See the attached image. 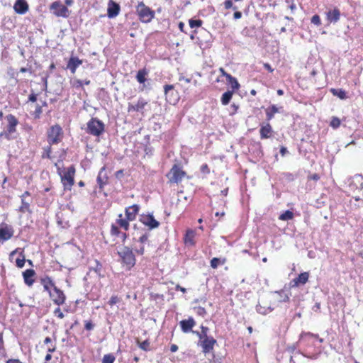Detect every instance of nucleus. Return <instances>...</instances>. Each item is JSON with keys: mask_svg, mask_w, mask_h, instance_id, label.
Returning <instances> with one entry per match:
<instances>
[{"mask_svg": "<svg viewBox=\"0 0 363 363\" xmlns=\"http://www.w3.org/2000/svg\"><path fill=\"white\" fill-rule=\"evenodd\" d=\"M208 331L209 328L208 327L201 325V332L193 331V333L196 334L199 340H201L210 337L209 335H208Z\"/></svg>", "mask_w": 363, "mask_h": 363, "instance_id": "2f4dec72", "label": "nucleus"}, {"mask_svg": "<svg viewBox=\"0 0 363 363\" xmlns=\"http://www.w3.org/2000/svg\"><path fill=\"white\" fill-rule=\"evenodd\" d=\"M259 133L261 139H267L271 138L273 133V130L271 125L269 123H267L262 124L260 125Z\"/></svg>", "mask_w": 363, "mask_h": 363, "instance_id": "5701e85b", "label": "nucleus"}, {"mask_svg": "<svg viewBox=\"0 0 363 363\" xmlns=\"http://www.w3.org/2000/svg\"><path fill=\"white\" fill-rule=\"evenodd\" d=\"M186 173L177 164H174L170 172L167 174V177L171 183L178 184L182 182Z\"/></svg>", "mask_w": 363, "mask_h": 363, "instance_id": "6e6552de", "label": "nucleus"}, {"mask_svg": "<svg viewBox=\"0 0 363 363\" xmlns=\"http://www.w3.org/2000/svg\"><path fill=\"white\" fill-rule=\"evenodd\" d=\"M264 67L268 70L269 72H272L274 71V69L272 68L271 65L268 63H264Z\"/></svg>", "mask_w": 363, "mask_h": 363, "instance_id": "338daca9", "label": "nucleus"}, {"mask_svg": "<svg viewBox=\"0 0 363 363\" xmlns=\"http://www.w3.org/2000/svg\"><path fill=\"white\" fill-rule=\"evenodd\" d=\"M135 12L138 19L143 23H148L154 18L155 11L146 6L143 1L138 2L135 7Z\"/></svg>", "mask_w": 363, "mask_h": 363, "instance_id": "f03ea898", "label": "nucleus"}, {"mask_svg": "<svg viewBox=\"0 0 363 363\" xmlns=\"http://www.w3.org/2000/svg\"><path fill=\"white\" fill-rule=\"evenodd\" d=\"M310 274L308 272L301 273L297 277L291 281V287H298L306 284L309 279Z\"/></svg>", "mask_w": 363, "mask_h": 363, "instance_id": "dca6fc26", "label": "nucleus"}, {"mask_svg": "<svg viewBox=\"0 0 363 363\" xmlns=\"http://www.w3.org/2000/svg\"><path fill=\"white\" fill-rule=\"evenodd\" d=\"M21 257H18L16 259V266L19 268H22L25 264V257L22 254Z\"/></svg>", "mask_w": 363, "mask_h": 363, "instance_id": "de8ad7c7", "label": "nucleus"}, {"mask_svg": "<svg viewBox=\"0 0 363 363\" xmlns=\"http://www.w3.org/2000/svg\"><path fill=\"white\" fill-rule=\"evenodd\" d=\"M13 9L18 14H25L28 11V4L26 0H16L13 5Z\"/></svg>", "mask_w": 363, "mask_h": 363, "instance_id": "412c9836", "label": "nucleus"}, {"mask_svg": "<svg viewBox=\"0 0 363 363\" xmlns=\"http://www.w3.org/2000/svg\"><path fill=\"white\" fill-rule=\"evenodd\" d=\"M102 269V264L98 259H94V264L89 267V270L94 271L99 277H103L101 274Z\"/></svg>", "mask_w": 363, "mask_h": 363, "instance_id": "c85d7f7f", "label": "nucleus"}, {"mask_svg": "<svg viewBox=\"0 0 363 363\" xmlns=\"http://www.w3.org/2000/svg\"><path fill=\"white\" fill-rule=\"evenodd\" d=\"M121 11L120 5L115 2L113 0H109L108 2L107 8V16L109 18H113L116 17Z\"/></svg>", "mask_w": 363, "mask_h": 363, "instance_id": "4468645a", "label": "nucleus"}, {"mask_svg": "<svg viewBox=\"0 0 363 363\" xmlns=\"http://www.w3.org/2000/svg\"><path fill=\"white\" fill-rule=\"evenodd\" d=\"M308 179L314 181H318L320 179V176L318 174H313L308 176Z\"/></svg>", "mask_w": 363, "mask_h": 363, "instance_id": "e2e57ef3", "label": "nucleus"}, {"mask_svg": "<svg viewBox=\"0 0 363 363\" xmlns=\"http://www.w3.org/2000/svg\"><path fill=\"white\" fill-rule=\"evenodd\" d=\"M306 336L314 337L315 338H318V335L313 334L310 332H307V333L303 332L300 335V340L303 339L304 337H306Z\"/></svg>", "mask_w": 363, "mask_h": 363, "instance_id": "bf43d9fd", "label": "nucleus"}, {"mask_svg": "<svg viewBox=\"0 0 363 363\" xmlns=\"http://www.w3.org/2000/svg\"><path fill=\"white\" fill-rule=\"evenodd\" d=\"M82 64V60L77 57H71L67 62V68L70 70L72 74L76 72L77 67Z\"/></svg>", "mask_w": 363, "mask_h": 363, "instance_id": "b1692460", "label": "nucleus"}, {"mask_svg": "<svg viewBox=\"0 0 363 363\" xmlns=\"http://www.w3.org/2000/svg\"><path fill=\"white\" fill-rule=\"evenodd\" d=\"M6 120L8 122L7 133H1L0 136L5 135L6 138L9 139V135L16 132V127L18 125V121L13 114H9L6 116Z\"/></svg>", "mask_w": 363, "mask_h": 363, "instance_id": "f8f14e48", "label": "nucleus"}, {"mask_svg": "<svg viewBox=\"0 0 363 363\" xmlns=\"http://www.w3.org/2000/svg\"><path fill=\"white\" fill-rule=\"evenodd\" d=\"M87 133L99 137L105 132V124L97 118H91L86 123Z\"/></svg>", "mask_w": 363, "mask_h": 363, "instance_id": "20e7f679", "label": "nucleus"}, {"mask_svg": "<svg viewBox=\"0 0 363 363\" xmlns=\"http://www.w3.org/2000/svg\"><path fill=\"white\" fill-rule=\"evenodd\" d=\"M35 274V272L32 269H26L25 272H23V277L24 279V282L26 285L30 286L34 283L33 277Z\"/></svg>", "mask_w": 363, "mask_h": 363, "instance_id": "393cba45", "label": "nucleus"}, {"mask_svg": "<svg viewBox=\"0 0 363 363\" xmlns=\"http://www.w3.org/2000/svg\"><path fill=\"white\" fill-rule=\"evenodd\" d=\"M118 255L127 269L130 270L135 266L136 259L133 250L129 247H123L121 251L118 252Z\"/></svg>", "mask_w": 363, "mask_h": 363, "instance_id": "7ed1b4c3", "label": "nucleus"}, {"mask_svg": "<svg viewBox=\"0 0 363 363\" xmlns=\"http://www.w3.org/2000/svg\"><path fill=\"white\" fill-rule=\"evenodd\" d=\"M62 135L60 125L57 124L52 125L47 132L48 143L49 145L58 144L62 140Z\"/></svg>", "mask_w": 363, "mask_h": 363, "instance_id": "39448f33", "label": "nucleus"}, {"mask_svg": "<svg viewBox=\"0 0 363 363\" xmlns=\"http://www.w3.org/2000/svg\"><path fill=\"white\" fill-rule=\"evenodd\" d=\"M129 221L127 218H123V215L121 213L118 215V218L116 220V223L125 230L129 229Z\"/></svg>", "mask_w": 363, "mask_h": 363, "instance_id": "7c9ffc66", "label": "nucleus"}, {"mask_svg": "<svg viewBox=\"0 0 363 363\" xmlns=\"http://www.w3.org/2000/svg\"><path fill=\"white\" fill-rule=\"evenodd\" d=\"M181 330L184 333H193V328L196 325V321L193 317H189L188 319L182 320L179 322Z\"/></svg>", "mask_w": 363, "mask_h": 363, "instance_id": "2eb2a0df", "label": "nucleus"}, {"mask_svg": "<svg viewBox=\"0 0 363 363\" xmlns=\"http://www.w3.org/2000/svg\"><path fill=\"white\" fill-rule=\"evenodd\" d=\"M233 94V91H227L223 93L220 99L221 104L224 106L228 105L232 99Z\"/></svg>", "mask_w": 363, "mask_h": 363, "instance_id": "473e14b6", "label": "nucleus"}, {"mask_svg": "<svg viewBox=\"0 0 363 363\" xmlns=\"http://www.w3.org/2000/svg\"><path fill=\"white\" fill-rule=\"evenodd\" d=\"M286 3L289 5V8L292 12L296 10V6L294 3V0H286Z\"/></svg>", "mask_w": 363, "mask_h": 363, "instance_id": "5fc2aeb1", "label": "nucleus"}, {"mask_svg": "<svg viewBox=\"0 0 363 363\" xmlns=\"http://www.w3.org/2000/svg\"><path fill=\"white\" fill-rule=\"evenodd\" d=\"M119 301V298L117 296H112L108 301V304L113 306Z\"/></svg>", "mask_w": 363, "mask_h": 363, "instance_id": "13d9d810", "label": "nucleus"}, {"mask_svg": "<svg viewBox=\"0 0 363 363\" xmlns=\"http://www.w3.org/2000/svg\"><path fill=\"white\" fill-rule=\"evenodd\" d=\"M37 101V94H35L33 91L31 92V94L29 95L28 96V101H30V102H35Z\"/></svg>", "mask_w": 363, "mask_h": 363, "instance_id": "680f3d73", "label": "nucleus"}, {"mask_svg": "<svg viewBox=\"0 0 363 363\" xmlns=\"http://www.w3.org/2000/svg\"><path fill=\"white\" fill-rule=\"evenodd\" d=\"M42 113H43L42 107L39 105H37L35 107V110L34 111V118L35 119L40 118Z\"/></svg>", "mask_w": 363, "mask_h": 363, "instance_id": "09e8293b", "label": "nucleus"}, {"mask_svg": "<svg viewBox=\"0 0 363 363\" xmlns=\"http://www.w3.org/2000/svg\"><path fill=\"white\" fill-rule=\"evenodd\" d=\"M6 363H22L18 359H9Z\"/></svg>", "mask_w": 363, "mask_h": 363, "instance_id": "774afa93", "label": "nucleus"}, {"mask_svg": "<svg viewBox=\"0 0 363 363\" xmlns=\"http://www.w3.org/2000/svg\"><path fill=\"white\" fill-rule=\"evenodd\" d=\"M50 9L52 13L57 17L67 18L69 11L67 7L62 5L60 1H54L50 6Z\"/></svg>", "mask_w": 363, "mask_h": 363, "instance_id": "1a4fd4ad", "label": "nucleus"}, {"mask_svg": "<svg viewBox=\"0 0 363 363\" xmlns=\"http://www.w3.org/2000/svg\"><path fill=\"white\" fill-rule=\"evenodd\" d=\"M149 236L150 234L148 233H145L139 238L138 241L143 244L145 243L146 242H147Z\"/></svg>", "mask_w": 363, "mask_h": 363, "instance_id": "603ef678", "label": "nucleus"}, {"mask_svg": "<svg viewBox=\"0 0 363 363\" xmlns=\"http://www.w3.org/2000/svg\"><path fill=\"white\" fill-rule=\"evenodd\" d=\"M226 80L228 82V84L230 85L232 88V91L234 92L235 91L238 90L240 89V86L237 79L233 77L231 74L226 75Z\"/></svg>", "mask_w": 363, "mask_h": 363, "instance_id": "cd10ccee", "label": "nucleus"}, {"mask_svg": "<svg viewBox=\"0 0 363 363\" xmlns=\"http://www.w3.org/2000/svg\"><path fill=\"white\" fill-rule=\"evenodd\" d=\"M13 228L11 225L2 223L0 226V242H4L13 235Z\"/></svg>", "mask_w": 363, "mask_h": 363, "instance_id": "ddd939ff", "label": "nucleus"}, {"mask_svg": "<svg viewBox=\"0 0 363 363\" xmlns=\"http://www.w3.org/2000/svg\"><path fill=\"white\" fill-rule=\"evenodd\" d=\"M331 92L334 96H337L340 99H345L347 98L346 91L342 89H332Z\"/></svg>", "mask_w": 363, "mask_h": 363, "instance_id": "f704fd0d", "label": "nucleus"}, {"mask_svg": "<svg viewBox=\"0 0 363 363\" xmlns=\"http://www.w3.org/2000/svg\"><path fill=\"white\" fill-rule=\"evenodd\" d=\"M256 310H257V313L262 314V315H266V314L272 312L273 311V308L271 307L265 308V307L262 306L260 304H258L256 306Z\"/></svg>", "mask_w": 363, "mask_h": 363, "instance_id": "4c0bfd02", "label": "nucleus"}, {"mask_svg": "<svg viewBox=\"0 0 363 363\" xmlns=\"http://www.w3.org/2000/svg\"><path fill=\"white\" fill-rule=\"evenodd\" d=\"M41 284L43 286L44 291L49 294L50 298L55 304L60 306L65 303L66 296L64 292L55 286L50 277L41 279Z\"/></svg>", "mask_w": 363, "mask_h": 363, "instance_id": "f257e3e1", "label": "nucleus"}, {"mask_svg": "<svg viewBox=\"0 0 363 363\" xmlns=\"http://www.w3.org/2000/svg\"><path fill=\"white\" fill-rule=\"evenodd\" d=\"M233 17L235 20L240 19L242 17V13L236 11L233 14Z\"/></svg>", "mask_w": 363, "mask_h": 363, "instance_id": "0e129e2a", "label": "nucleus"}, {"mask_svg": "<svg viewBox=\"0 0 363 363\" xmlns=\"http://www.w3.org/2000/svg\"><path fill=\"white\" fill-rule=\"evenodd\" d=\"M196 233L191 229H189L186 231L184 237V244L187 246H193L195 245L194 238Z\"/></svg>", "mask_w": 363, "mask_h": 363, "instance_id": "a878e982", "label": "nucleus"}, {"mask_svg": "<svg viewBox=\"0 0 363 363\" xmlns=\"http://www.w3.org/2000/svg\"><path fill=\"white\" fill-rule=\"evenodd\" d=\"M140 206L138 204H133L132 206L125 208V217L130 221H133L135 219L137 214L138 213Z\"/></svg>", "mask_w": 363, "mask_h": 363, "instance_id": "aec40b11", "label": "nucleus"}, {"mask_svg": "<svg viewBox=\"0 0 363 363\" xmlns=\"http://www.w3.org/2000/svg\"><path fill=\"white\" fill-rule=\"evenodd\" d=\"M147 104V101L142 98L140 97L135 104H129L128 106V111L132 112V111H137L140 112L142 111L145 106Z\"/></svg>", "mask_w": 363, "mask_h": 363, "instance_id": "a211bd4d", "label": "nucleus"}, {"mask_svg": "<svg viewBox=\"0 0 363 363\" xmlns=\"http://www.w3.org/2000/svg\"><path fill=\"white\" fill-rule=\"evenodd\" d=\"M281 109H282V107L278 108L274 104L269 106L265 111L267 120L271 121L274 118L275 113L281 112Z\"/></svg>", "mask_w": 363, "mask_h": 363, "instance_id": "bb28decb", "label": "nucleus"}, {"mask_svg": "<svg viewBox=\"0 0 363 363\" xmlns=\"http://www.w3.org/2000/svg\"><path fill=\"white\" fill-rule=\"evenodd\" d=\"M116 358L113 354H105L102 359V363H113Z\"/></svg>", "mask_w": 363, "mask_h": 363, "instance_id": "ea45409f", "label": "nucleus"}, {"mask_svg": "<svg viewBox=\"0 0 363 363\" xmlns=\"http://www.w3.org/2000/svg\"><path fill=\"white\" fill-rule=\"evenodd\" d=\"M288 153V150L286 147L282 146L281 148H280V154L281 155V156H285V155Z\"/></svg>", "mask_w": 363, "mask_h": 363, "instance_id": "69168bd1", "label": "nucleus"}, {"mask_svg": "<svg viewBox=\"0 0 363 363\" xmlns=\"http://www.w3.org/2000/svg\"><path fill=\"white\" fill-rule=\"evenodd\" d=\"M108 179V177L106 173V167L104 166L100 169L96 178L97 184L101 190H102L104 187L107 184Z\"/></svg>", "mask_w": 363, "mask_h": 363, "instance_id": "6ab92c4d", "label": "nucleus"}, {"mask_svg": "<svg viewBox=\"0 0 363 363\" xmlns=\"http://www.w3.org/2000/svg\"><path fill=\"white\" fill-rule=\"evenodd\" d=\"M149 342L147 340H145L140 344V348L145 351H147L149 350Z\"/></svg>", "mask_w": 363, "mask_h": 363, "instance_id": "4d7b16f0", "label": "nucleus"}, {"mask_svg": "<svg viewBox=\"0 0 363 363\" xmlns=\"http://www.w3.org/2000/svg\"><path fill=\"white\" fill-rule=\"evenodd\" d=\"M148 74V71L145 69H139L136 74V79L140 84H144L147 79L146 76Z\"/></svg>", "mask_w": 363, "mask_h": 363, "instance_id": "c756f323", "label": "nucleus"}, {"mask_svg": "<svg viewBox=\"0 0 363 363\" xmlns=\"http://www.w3.org/2000/svg\"><path fill=\"white\" fill-rule=\"evenodd\" d=\"M275 294H277V295H279V302H287L289 301V296L285 293L284 291H276Z\"/></svg>", "mask_w": 363, "mask_h": 363, "instance_id": "58836bf2", "label": "nucleus"}, {"mask_svg": "<svg viewBox=\"0 0 363 363\" xmlns=\"http://www.w3.org/2000/svg\"><path fill=\"white\" fill-rule=\"evenodd\" d=\"M294 217V213L289 210L285 211L283 213H281L279 216V219L281 220H289L292 219Z\"/></svg>", "mask_w": 363, "mask_h": 363, "instance_id": "e433bc0d", "label": "nucleus"}, {"mask_svg": "<svg viewBox=\"0 0 363 363\" xmlns=\"http://www.w3.org/2000/svg\"><path fill=\"white\" fill-rule=\"evenodd\" d=\"M224 6L226 9H233L235 11L238 9L237 6H233V1L231 0H225L224 1Z\"/></svg>", "mask_w": 363, "mask_h": 363, "instance_id": "3c124183", "label": "nucleus"}, {"mask_svg": "<svg viewBox=\"0 0 363 363\" xmlns=\"http://www.w3.org/2000/svg\"><path fill=\"white\" fill-rule=\"evenodd\" d=\"M345 185L350 191H354L357 189H363V177L357 174L353 177L348 178L345 182Z\"/></svg>", "mask_w": 363, "mask_h": 363, "instance_id": "0eeeda50", "label": "nucleus"}, {"mask_svg": "<svg viewBox=\"0 0 363 363\" xmlns=\"http://www.w3.org/2000/svg\"><path fill=\"white\" fill-rule=\"evenodd\" d=\"M53 313L56 317H57L60 319L63 318L65 316L64 313L62 312L60 307H57V308H55Z\"/></svg>", "mask_w": 363, "mask_h": 363, "instance_id": "864d4df0", "label": "nucleus"}, {"mask_svg": "<svg viewBox=\"0 0 363 363\" xmlns=\"http://www.w3.org/2000/svg\"><path fill=\"white\" fill-rule=\"evenodd\" d=\"M341 124L340 120L337 117H333L330 123V125L334 128L336 129L340 127Z\"/></svg>", "mask_w": 363, "mask_h": 363, "instance_id": "a19ab883", "label": "nucleus"}, {"mask_svg": "<svg viewBox=\"0 0 363 363\" xmlns=\"http://www.w3.org/2000/svg\"><path fill=\"white\" fill-rule=\"evenodd\" d=\"M94 325L93 324L91 320H86L85 321L84 328L86 330H92L94 329Z\"/></svg>", "mask_w": 363, "mask_h": 363, "instance_id": "6e6d98bb", "label": "nucleus"}, {"mask_svg": "<svg viewBox=\"0 0 363 363\" xmlns=\"http://www.w3.org/2000/svg\"><path fill=\"white\" fill-rule=\"evenodd\" d=\"M51 145H49L48 146L44 147V149H43L44 151L42 155L43 158H50V157H51L50 155H51V152H52Z\"/></svg>", "mask_w": 363, "mask_h": 363, "instance_id": "79ce46f5", "label": "nucleus"}, {"mask_svg": "<svg viewBox=\"0 0 363 363\" xmlns=\"http://www.w3.org/2000/svg\"><path fill=\"white\" fill-rule=\"evenodd\" d=\"M194 311H196L198 315H200L201 317H204L206 315V311L202 306L195 307Z\"/></svg>", "mask_w": 363, "mask_h": 363, "instance_id": "c03bdc74", "label": "nucleus"}, {"mask_svg": "<svg viewBox=\"0 0 363 363\" xmlns=\"http://www.w3.org/2000/svg\"><path fill=\"white\" fill-rule=\"evenodd\" d=\"M220 264V260L219 258L214 257L211 260V267L213 269L217 268Z\"/></svg>", "mask_w": 363, "mask_h": 363, "instance_id": "8fccbe9b", "label": "nucleus"}, {"mask_svg": "<svg viewBox=\"0 0 363 363\" xmlns=\"http://www.w3.org/2000/svg\"><path fill=\"white\" fill-rule=\"evenodd\" d=\"M217 344V340L212 336L199 340L198 346L202 349V352L205 354L210 353L213 350L215 345Z\"/></svg>", "mask_w": 363, "mask_h": 363, "instance_id": "9d476101", "label": "nucleus"}, {"mask_svg": "<svg viewBox=\"0 0 363 363\" xmlns=\"http://www.w3.org/2000/svg\"><path fill=\"white\" fill-rule=\"evenodd\" d=\"M326 20L329 23H336L340 18V11L338 9L335 8L330 9L325 12Z\"/></svg>", "mask_w": 363, "mask_h": 363, "instance_id": "f3484780", "label": "nucleus"}, {"mask_svg": "<svg viewBox=\"0 0 363 363\" xmlns=\"http://www.w3.org/2000/svg\"><path fill=\"white\" fill-rule=\"evenodd\" d=\"M90 84V80H81V79H74L72 82V86L79 89L81 88L84 84L89 85Z\"/></svg>", "mask_w": 363, "mask_h": 363, "instance_id": "c9c22d12", "label": "nucleus"}, {"mask_svg": "<svg viewBox=\"0 0 363 363\" xmlns=\"http://www.w3.org/2000/svg\"><path fill=\"white\" fill-rule=\"evenodd\" d=\"M111 234L113 236L119 237L121 235V231L118 229V226L115 225L114 224L111 225Z\"/></svg>", "mask_w": 363, "mask_h": 363, "instance_id": "a18cd8bd", "label": "nucleus"}, {"mask_svg": "<svg viewBox=\"0 0 363 363\" xmlns=\"http://www.w3.org/2000/svg\"><path fill=\"white\" fill-rule=\"evenodd\" d=\"M140 221L150 230L157 228L160 225V223L155 219L152 213L140 215Z\"/></svg>", "mask_w": 363, "mask_h": 363, "instance_id": "9b49d317", "label": "nucleus"}, {"mask_svg": "<svg viewBox=\"0 0 363 363\" xmlns=\"http://www.w3.org/2000/svg\"><path fill=\"white\" fill-rule=\"evenodd\" d=\"M311 23H313L317 26H319L321 25V20H320V16L318 14H315L314 16H313V17L311 19Z\"/></svg>", "mask_w": 363, "mask_h": 363, "instance_id": "49530a36", "label": "nucleus"}, {"mask_svg": "<svg viewBox=\"0 0 363 363\" xmlns=\"http://www.w3.org/2000/svg\"><path fill=\"white\" fill-rule=\"evenodd\" d=\"M164 91L166 97V100L172 104L177 101V99H172V96L175 95L177 96V92L174 91V86L172 84H166L164 86Z\"/></svg>", "mask_w": 363, "mask_h": 363, "instance_id": "4be33fe9", "label": "nucleus"}, {"mask_svg": "<svg viewBox=\"0 0 363 363\" xmlns=\"http://www.w3.org/2000/svg\"><path fill=\"white\" fill-rule=\"evenodd\" d=\"M21 205L18 208V211L23 213L30 212V202L26 201L25 199H21Z\"/></svg>", "mask_w": 363, "mask_h": 363, "instance_id": "72a5a7b5", "label": "nucleus"}, {"mask_svg": "<svg viewBox=\"0 0 363 363\" xmlns=\"http://www.w3.org/2000/svg\"><path fill=\"white\" fill-rule=\"evenodd\" d=\"M75 174V168L73 165L69 167L67 170L60 174L61 182L63 184L65 190H70L74 183V176Z\"/></svg>", "mask_w": 363, "mask_h": 363, "instance_id": "423d86ee", "label": "nucleus"}, {"mask_svg": "<svg viewBox=\"0 0 363 363\" xmlns=\"http://www.w3.org/2000/svg\"><path fill=\"white\" fill-rule=\"evenodd\" d=\"M201 171L203 174H209L210 169L207 164H203L201 167Z\"/></svg>", "mask_w": 363, "mask_h": 363, "instance_id": "052dcab7", "label": "nucleus"}, {"mask_svg": "<svg viewBox=\"0 0 363 363\" xmlns=\"http://www.w3.org/2000/svg\"><path fill=\"white\" fill-rule=\"evenodd\" d=\"M202 25V21L201 20H195V19H191L189 20V26L191 28H198L200 27Z\"/></svg>", "mask_w": 363, "mask_h": 363, "instance_id": "37998d69", "label": "nucleus"}]
</instances>
